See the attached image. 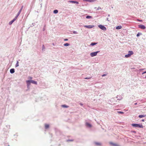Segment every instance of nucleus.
Returning a JSON list of instances; mask_svg holds the SVG:
<instances>
[{
  "instance_id": "obj_1",
  "label": "nucleus",
  "mask_w": 146,
  "mask_h": 146,
  "mask_svg": "<svg viewBox=\"0 0 146 146\" xmlns=\"http://www.w3.org/2000/svg\"><path fill=\"white\" fill-rule=\"evenodd\" d=\"M131 125L134 127H139L140 128H143V126L142 124H140L137 123H133Z\"/></svg>"
},
{
  "instance_id": "obj_2",
  "label": "nucleus",
  "mask_w": 146,
  "mask_h": 146,
  "mask_svg": "<svg viewBox=\"0 0 146 146\" xmlns=\"http://www.w3.org/2000/svg\"><path fill=\"white\" fill-rule=\"evenodd\" d=\"M100 51H98L96 52H93L90 53V55L92 57H93L94 56H95L97 55V53L99 52Z\"/></svg>"
},
{
  "instance_id": "obj_3",
  "label": "nucleus",
  "mask_w": 146,
  "mask_h": 146,
  "mask_svg": "<svg viewBox=\"0 0 146 146\" xmlns=\"http://www.w3.org/2000/svg\"><path fill=\"white\" fill-rule=\"evenodd\" d=\"M98 27L101 29L102 30L104 31H106V28L104 26L102 25H99L98 26Z\"/></svg>"
},
{
  "instance_id": "obj_4",
  "label": "nucleus",
  "mask_w": 146,
  "mask_h": 146,
  "mask_svg": "<svg viewBox=\"0 0 146 146\" xmlns=\"http://www.w3.org/2000/svg\"><path fill=\"white\" fill-rule=\"evenodd\" d=\"M27 84V87L28 88H29V87L31 85V82L30 81V80H27L26 81Z\"/></svg>"
},
{
  "instance_id": "obj_5",
  "label": "nucleus",
  "mask_w": 146,
  "mask_h": 146,
  "mask_svg": "<svg viewBox=\"0 0 146 146\" xmlns=\"http://www.w3.org/2000/svg\"><path fill=\"white\" fill-rule=\"evenodd\" d=\"M138 27L142 29H144L146 28L143 25H139Z\"/></svg>"
},
{
  "instance_id": "obj_6",
  "label": "nucleus",
  "mask_w": 146,
  "mask_h": 146,
  "mask_svg": "<svg viewBox=\"0 0 146 146\" xmlns=\"http://www.w3.org/2000/svg\"><path fill=\"white\" fill-rule=\"evenodd\" d=\"M84 27L88 28V29H90L92 28H93L94 27V25H84Z\"/></svg>"
},
{
  "instance_id": "obj_7",
  "label": "nucleus",
  "mask_w": 146,
  "mask_h": 146,
  "mask_svg": "<svg viewBox=\"0 0 146 146\" xmlns=\"http://www.w3.org/2000/svg\"><path fill=\"white\" fill-rule=\"evenodd\" d=\"M68 2L70 3H72L74 4H78L79 3V2L77 1H68Z\"/></svg>"
},
{
  "instance_id": "obj_8",
  "label": "nucleus",
  "mask_w": 146,
  "mask_h": 146,
  "mask_svg": "<svg viewBox=\"0 0 146 146\" xmlns=\"http://www.w3.org/2000/svg\"><path fill=\"white\" fill-rule=\"evenodd\" d=\"M86 127H88L89 128L91 127L92 126V125L90 124L87 122H86Z\"/></svg>"
},
{
  "instance_id": "obj_9",
  "label": "nucleus",
  "mask_w": 146,
  "mask_h": 146,
  "mask_svg": "<svg viewBox=\"0 0 146 146\" xmlns=\"http://www.w3.org/2000/svg\"><path fill=\"white\" fill-rule=\"evenodd\" d=\"M118 100H120L122 99V97L121 95L117 96L116 97Z\"/></svg>"
},
{
  "instance_id": "obj_10",
  "label": "nucleus",
  "mask_w": 146,
  "mask_h": 146,
  "mask_svg": "<svg viewBox=\"0 0 146 146\" xmlns=\"http://www.w3.org/2000/svg\"><path fill=\"white\" fill-rule=\"evenodd\" d=\"M30 81H31V83L32 84H35L36 85H37V83L36 81H35L34 80H30Z\"/></svg>"
},
{
  "instance_id": "obj_11",
  "label": "nucleus",
  "mask_w": 146,
  "mask_h": 146,
  "mask_svg": "<svg viewBox=\"0 0 146 146\" xmlns=\"http://www.w3.org/2000/svg\"><path fill=\"white\" fill-rule=\"evenodd\" d=\"M10 72L11 73L13 74L15 72V70L14 68H11L10 70Z\"/></svg>"
},
{
  "instance_id": "obj_12",
  "label": "nucleus",
  "mask_w": 146,
  "mask_h": 146,
  "mask_svg": "<svg viewBox=\"0 0 146 146\" xmlns=\"http://www.w3.org/2000/svg\"><path fill=\"white\" fill-rule=\"evenodd\" d=\"M110 145H112L113 146H119L118 145L115 143H114L112 142H110Z\"/></svg>"
},
{
  "instance_id": "obj_13",
  "label": "nucleus",
  "mask_w": 146,
  "mask_h": 146,
  "mask_svg": "<svg viewBox=\"0 0 146 146\" xmlns=\"http://www.w3.org/2000/svg\"><path fill=\"white\" fill-rule=\"evenodd\" d=\"M146 116V115H139L138 117L140 118H141L143 117H145Z\"/></svg>"
},
{
  "instance_id": "obj_14",
  "label": "nucleus",
  "mask_w": 146,
  "mask_h": 146,
  "mask_svg": "<svg viewBox=\"0 0 146 146\" xmlns=\"http://www.w3.org/2000/svg\"><path fill=\"white\" fill-rule=\"evenodd\" d=\"M128 54H129V55H130V56H131V55L133 54V52L132 51H129L128 52Z\"/></svg>"
},
{
  "instance_id": "obj_15",
  "label": "nucleus",
  "mask_w": 146,
  "mask_h": 146,
  "mask_svg": "<svg viewBox=\"0 0 146 146\" xmlns=\"http://www.w3.org/2000/svg\"><path fill=\"white\" fill-rule=\"evenodd\" d=\"M97 44V42H92L91 43L90 45H91V46H94V45L96 44Z\"/></svg>"
},
{
  "instance_id": "obj_16",
  "label": "nucleus",
  "mask_w": 146,
  "mask_h": 146,
  "mask_svg": "<svg viewBox=\"0 0 146 146\" xmlns=\"http://www.w3.org/2000/svg\"><path fill=\"white\" fill-rule=\"evenodd\" d=\"M95 144L96 145H101V143L99 142H95Z\"/></svg>"
},
{
  "instance_id": "obj_17",
  "label": "nucleus",
  "mask_w": 146,
  "mask_h": 146,
  "mask_svg": "<svg viewBox=\"0 0 146 146\" xmlns=\"http://www.w3.org/2000/svg\"><path fill=\"white\" fill-rule=\"evenodd\" d=\"M15 21L13 19L12 20L9 22V25H11Z\"/></svg>"
},
{
  "instance_id": "obj_18",
  "label": "nucleus",
  "mask_w": 146,
  "mask_h": 146,
  "mask_svg": "<svg viewBox=\"0 0 146 146\" xmlns=\"http://www.w3.org/2000/svg\"><path fill=\"white\" fill-rule=\"evenodd\" d=\"M122 28V26H118L116 28V29H121Z\"/></svg>"
},
{
  "instance_id": "obj_19",
  "label": "nucleus",
  "mask_w": 146,
  "mask_h": 146,
  "mask_svg": "<svg viewBox=\"0 0 146 146\" xmlns=\"http://www.w3.org/2000/svg\"><path fill=\"white\" fill-rule=\"evenodd\" d=\"M86 18L87 19H92V17L88 15L86 16Z\"/></svg>"
},
{
  "instance_id": "obj_20",
  "label": "nucleus",
  "mask_w": 146,
  "mask_h": 146,
  "mask_svg": "<svg viewBox=\"0 0 146 146\" xmlns=\"http://www.w3.org/2000/svg\"><path fill=\"white\" fill-rule=\"evenodd\" d=\"M45 128L46 129H48L49 127V125L48 124H46L45 126Z\"/></svg>"
},
{
  "instance_id": "obj_21",
  "label": "nucleus",
  "mask_w": 146,
  "mask_h": 146,
  "mask_svg": "<svg viewBox=\"0 0 146 146\" xmlns=\"http://www.w3.org/2000/svg\"><path fill=\"white\" fill-rule=\"evenodd\" d=\"M70 45V44L68 43H65L64 44V46H69Z\"/></svg>"
},
{
  "instance_id": "obj_22",
  "label": "nucleus",
  "mask_w": 146,
  "mask_h": 146,
  "mask_svg": "<svg viewBox=\"0 0 146 146\" xmlns=\"http://www.w3.org/2000/svg\"><path fill=\"white\" fill-rule=\"evenodd\" d=\"M58 12V11L57 10H55L53 11V13L54 14H56Z\"/></svg>"
},
{
  "instance_id": "obj_23",
  "label": "nucleus",
  "mask_w": 146,
  "mask_h": 146,
  "mask_svg": "<svg viewBox=\"0 0 146 146\" xmlns=\"http://www.w3.org/2000/svg\"><path fill=\"white\" fill-rule=\"evenodd\" d=\"M62 106L64 108H67L69 107V106H67L65 105H63Z\"/></svg>"
},
{
  "instance_id": "obj_24",
  "label": "nucleus",
  "mask_w": 146,
  "mask_h": 146,
  "mask_svg": "<svg viewBox=\"0 0 146 146\" xmlns=\"http://www.w3.org/2000/svg\"><path fill=\"white\" fill-rule=\"evenodd\" d=\"M130 56H130V55H129V54L125 55V57L126 58H128L130 57Z\"/></svg>"
},
{
  "instance_id": "obj_25",
  "label": "nucleus",
  "mask_w": 146,
  "mask_h": 146,
  "mask_svg": "<svg viewBox=\"0 0 146 146\" xmlns=\"http://www.w3.org/2000/svg\"><path fill=\"white\" fill-rule=\"evenodd\" d=\"M95 9H96V10H98L99 9H102L101 7H99L98 8H97L96 7H95Z\"/></svg>"
},
{
  "instance_id": "obj_26",
  "label": "nucleus",
  "mask_w": 146,
  "mask_h": 146,
  "mask_svg": "<svg viewBox=\"0 0 146 146\" xmlns=\"http://www.w3.org/2000/svg\"><path fill=\"white\" fill-rule=\"evenodd\" d=\"M142 35V33H138L137 34V35H136V36H137V37H139V36L140 35Z\"/></svg>"
},
{
  "instance_id": "obj_27",
  "label": "nucleus",
  "mask_w": 146,
  "mask_h": 146,
  "mask_svg": "<svg viewBox=\"0 0 146 146\" xmlns=\"http://www.w3.org/2000/svg\"><path fill=\"white\" fill-rule=\"evenodd\" d=\"M19 66V62L18 61H17V63L16 64V65H15V67H17L18 66Z\"/></svg>"
},
{
  "instance_id": "obj_28",
  "label": "nucleus",
  "mask_w": 146,
  "mask_h": 146,
  "mask_svg": "<svg viewBox=\"0 0 146 146\" xmlns=\"http://www.w3.org/2000/svg\"><path fill=\"white\" fill-rule=\"evenodd\" d=\"M73 33L74 34H77L78 33L77 31H73Z\"/></svg>"
},
{
  "instance_id": "obj_29",
  "label": "nucleus",
  "mask_w": 146,
  "mask_h": 146,
  "mask_svg": "<svg viewBox=\"0 0 146 146\" xmlns=\"http://www.w3.org/2000/svg\"><path fill=\"white\" fill-rule=\"evenodd\" d=\"M117 112L120 114H123L124 113L123 112L120 111H117Z\"/></svg>"
},
{
  "instance_id": "obj_30",
  "label": "nucleus",
  "mask_w": 146,
  "mask_h": 146,
  "mask_svg": "<svg viewBox=\"0 0 146 146\" xmlns=\"http://www.w3.org/2000/svg\"><path fill=\"white\" fill-rule=\"evenodd\" d=\"M95 1V0H88V2H93Z\"/></svg>"
},
{
  "instance_id": "obj_31",
  "label": "nucleus",
  "mask_w": 146,
  "mask_h": 146,
  "mask_svg": "<svg viewBox=\"0 0 146 146\" xmlns=\"http://www.w3.org/2000/svg\"><path fill=\"white\" fill-rule=\"evenodd\" d=\"M42 50H43L44 49H45V47L44 45V44H43L42 45Z\"/></svg>"
},
{
  "instance_id": "obj_32",
  "label": "nucleus",
  "mask_w": 146,
  "mask_h": 146,
  "mask_svg": "<svg viewBox=\"0 0 146 146\" xmlns=\"http://www.w3.org/2000/svg\"><path fill=\"white\" fill-rule=\"evenodd\" d=\"M18 17L16 16L15 18L13 19L15 21L17 18Z\"/></svg>"
},
{
  "instance_id": "obj_33",
  "label": "nucleus",
  "mask_w": 146,
  "mask_h": 146,
  "mask_svg": "<svg viewBox=\"0 0 146 146\" xmlns=\"http://www.w3.org/2000/svg\"><path fill=\"white\" fill-rule=\"evenodd\" d=\"M137 21H139V22H142V20H140V19H137Z\"/></svg>"
},
{
  "instance_id": "obj_34",
  "label": "nucleus",
  "mask_w": 146,
  "mask_h": 146,
  "mask_svg": "<svg viewBox=\"0 0 146 146\" xmlns=\"http://www.w3.org/2000/svg\"><path fill=\"white\" fill-rule=\"evenodd\" d=\"M73 141V140H72V139H68L67 140V141Z\"/></svg>"
},
{
  "instance_id": "obj_35",
  "label": "nucleus",
  "mask_w": 146,
  "mask_h": 146,
  "mask_svg": "<svg viewBox=\"0 0 146 146\" xmlns=\"http://www.w3.org/2000/svg\"><path fill=\"white\" fill-rule=\"evenodd\" d=\"M106 75H106V74H103V75H102V77H104V76H106Z\"/></svg>"
},
{
  "instance_id": "obj_36",
  "label": "nucleus",
  "mask_w": 146,
  "mask_h": 146,
  "mask_svg": "<svg viewBox=\"0 0 146 146\" xmlns=\"http://www.w3.org/2000/svg\"><path fill=\"white\" fill-rule=\"evenodd\" d=\"M145 69V68H141V69H139V70L141 71V70H144Z\"/></svg>"
},
{
  "instance_id": "obj_37",
  "label": "nucleus",
  "mask_w": 146,
  "mask_h": 146,
  "mask_svg": "<svg viewBox=\"0 0 146 146\" xmlns=\"http://www.w3.org/2000/svg\"><path fill=\"white\" fill-rule=\"evenodd\" d=\"M23 6H22V7H21V8L20 9H21V10H22L23 9Z\"/></svg>"
},
{
  "instance_id": "obj_38",
  "label": "nucleus",
  "mask_w": 146,
  "mask_h": 146,
  "mask_svg": "<svg viewBox=\"0 0 146 146\" xmlns=\"http://www.w3.org/2000/svg\"><path fill=\"white\" fill-rule=\"evenodd\" d=\"M68 40V39H66H66H65L64 40V41H67V40Z\"/></svg>"
},
{
  "instance_id": "obj_39",
  "label": "nucleus",
  "mask_w": 146,
  "mask_h": 146,
  "mask_svg": "<svg viewBox=\"0 0 146 146\" xmlns=\"http://www.w3.org/2000/svg\"><path fill=\"white\" fill-rule=\"evenodd\" d=\"M22 10L20 9V10H19V12L20 13H21Z\"/></svg>"
},
{
  "instance_id": "obj_40",
  "label": "nucleus",
  "mask_w": 146,
  "mask_h": 146,
  "mask_svg": "<svg viewBox=\"0 0 146 146\" xmlns=\"http://www.w3.org/2000/svg\"><path fill=\"white\" fill-rule=\"evenodd\" d=\"M90 78H85V79H89Z\"/></svg>"
},
{
  "instance_id": "obj_41",
  "label": "nucleus",
  "mask_w": 146,
  "mask_h": 146,
  "mask_svg": "<svg viewBox=\"0 0 146 146\" xmlns=\"http://www.w3.org/2000/svg\"><path fill=\"white\" fill-rule=\"evenodd\" d=\"M106 20H107V21H110L109 20H108V18H107Z\"/></svg>"
},
{
  "instance_id": "obj_42",
  "label": "nucleus",
  "mask_w": 146,
  "mask_h": 146,
  "mask_svg": "<svg viewBox=\"0 0 146 146\" xmlns=\"http://www.w3.org/2000/svg\"><path fill=\"white\" fill-rule=\"evenodd\" d=\"M42 29L43 31H44L45 30L44 27H43Z\"/></svg>"
},
{
  "instance_id": "obj_43",
  "label": "nucleus",
  "mask_w": 146,
  "mask_h": 146,
  "mask_svg": "<svg viewBox=\"0 0 146 146\" xmlns=\"http://www.w3.org/2000/svg\"><path fill=\"white\" fill-rule=\"evenodd\" d=\"M32 78H32V77H29V79H32Z\"/></svg>"
},
{
  "instance_id": "obj_44",
  "label": "nucleus",
  "mask_w": 146,
  "mask_h": 146,
  "mask_svg": "<svg viewBox=\"0 0 146 146\" xmlns=\"http://www.w3.org/2000/svg\"><path fill=\"white\" fill-rule=\"evenodd\" d=\"M80 104L81 106H82L83 105V104H82V103H80Z\"/></svg>"
},
{
  "instance_id": "obj_45",
  "label": "nucleus",
  "mask_w": 146,
  "mask_h": 146,
  "mask_svg": "<svg viewBox=\"0 0 146 146\" xmlns=\"http://www.w3.org/2000/svg\"><path fill=\"white\" fill-rule=\"evenodd\" d=\"M19 15L18 13L17 14V15H16V16L17 17H19Z\"/></svg>"
},
{
  "instance_id": "obj_46",
  "label": "nucleus",
  "mask_w": 146,
  "mask_h": 146,
  "mask_svg": "<svg viewBox=\"0 0 146 146\" xmlns=\"http://www.w3.org/2000/svg\"><path fill=\"white\" fill-rule=\"evenodd\" d=\"M84 1H88V0H84Z\"/></svg>"
},
{
  "instance_id": "obj_47",
  "label": "nucleus",
  "mask_w": 146,
  "mask_h": 146,
  "mask_svg": "<svg viewBox=\"0 0 146 146\" xmlns=\"http://www.w3.org/2000/svg\"><path fill=\"white\" fill-rule=\"evenodd\" d=\"M20 13H20L19 12H18L17 13H18L19 15L20 14Z\"/></svg>"
},
{
  "instance_id": "obj_48",
  "label": "nucleus",
  "mask_w": 146,
  "mask_h": 146,
  "mask_svg": "<svg viewBox=\"0 0 146 146\" xmlns=\"http://www.w3.org/2000/svg\"><path fill=\"white\" fill-rule=\"evenodd\" d=\"M20 13H20L19 12H18L17 13H18L19 15L20 14Z\"/></svg>"
},
{
  "instance_id": "obj_49",
  "label": "nucleus",
  "mask_w": 146,
  "mask_h": 146,
  "mask_svg": "<svg viewBox=\"0 0 146 146\" xmlns=\"http://www.w3.org/2000/svg\"><path fill=\"white\" fill-rule=\"evenodd\" d=\"M145 73V72H143L142 73V74H143Z\"/></svg>"
},
{
  "instance_id": "obj_50",
  "label": "nucleus",
  "mask_w": 146,
  "mask_h": 146,
  "mask_svg": "<svg viewBox=\"0 0 146 146\" xmlns=\"http://www.w3.org/2000/svg\"><path fill=\"white\" fill-rule=\"evenodd\" d=\"M137 104V103H135L134 104V105H136Z\"/></svg>"
},
{
  "instance_id": "obj_51",
  "label": "nucleus",
  "mask_w": 146,
  "mask_h": 146,
  "mask_svg": "<svg viewBox=\"0 0 146 146\" xmlns=\"http://www.w3.org/2000/svg\"><path fill=\"white\" fill-rule=\"evenodd\" d=\"M142 121H145L144 120V119H142Z\"/></svg>"
},
{
  "instance_id": "obj_52",
  "label": "nucleus",
  "mask_w": 146,
  "mask_h": 146,
  "mask_svg": "<svg viewBox=\"0 0 146 146\" xmlns=\"http://www.w3.org/2000/svg\"><path fill=\"white\" fill-rule=\"evenodd\" d=\"M52 44V45H53V46H54V43H53Z\"/></svg>"
},
{
  "instance_id": "obj_53",
  "label": "nucleus",
  "mask_w": 146,
  "mask_h": 146,
  "mask_svg": "<svg viewBox=\"0 0 146 146\" xmlns=\"http://www.w3.org/2000/svg\"><path fill=\"white\" fill-rule=\"evenodd\" d=\"M108 17H109L110 16V15L108 14Z\"/></svg>"
},
{
  "instance_id": "obj_54",
  "label": "nucleus",
  "mask_w": 146,
  "mask_h": 146,
  "mask_svg": "<svg viewBox=\"0 0 146 146\" xmlns=\"http://www.w3.org/2000/svg\"><path fill=\"white\" fill-rule=\"evenodd\" d=\"M145 73H146V71H145Z\"/></svg>"
},
{
  "instance_id": "obj_55",
  "label": "nucleus",
  "mask_w": 146,
  "mask_h": 146,
  "mask_svg": "<svg viewBox=\"0 0 146 146\" xmlns=\"http://www.w3.org/2000/svg\"><path fill=\"white\" fill-rule=\"evenodd\" d=\"M145 78H146V76H145Z\"/></svg>"
},
{
  "instance_id": "obj_56",
  "label": "nucleus",
  "mask_w": 146,
  "mask_h": 146,
  "mask_svg": "<svg viewBox=\"0 0 146 146\" xmlns=\"http://www.w3.org/2000/svg\"><path fill=\"white\" fill-rule=\"evenodd\" d=\"M8 146H9V145H8Z\"/></svg>"
}]
</instances>
